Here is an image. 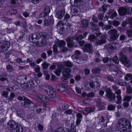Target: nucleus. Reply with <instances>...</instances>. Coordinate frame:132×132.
I'll return each instance as SVG.
<instances>
[{
  "label": "nucleus",
  "instance_id": "1",
  "mask_svg": "<svg viewBox=\"0 0 132 132\" xmlns=\"http://www.w3.org/2000/svg\"><path fill=\"white\" fill-rule=\"evenodd\" d=\"M27 79V77L26 76L22 75L19 77L17 80V81L18 82L19 80H21V81L19 82V83L21 84V86L25 90L26 89H28L29 90L30 87L32 88L37 85V82L38 81L36 80L34 81L32 80H31L29 81L24 84L23 83L24 82V80H26Z\"/></svg>",
  "mask_w": 132,
  "mask_h": 132
},
{
  "label": "nucleus",
  "instance_id": "2",
  "mask_svg": "<svg viewBox=\"0 0 132 132\" xmlns=\"http://www.w3.org/2000/svg\"><path fill=\"white\" fill-rule=\"evenodd\" d=\"M90 82L89 84L86 83L85 85V88L87 90H93L96 91L100 88L99 82L97 79L95 77L91 78L88 80Z\"/></svg>",
  "mask_w": 132,
  "mask_h": 132
},
{
  "label": "nucleus",
  "instance_id": "3",
  "mask_svg": "<svg viewBox=\"0 0 132 132\" xmlns=\"http://www.w3.org/2000/svg\"><path fill=\"white\" fill-rule=\"evenodd\" d=\"M7 126L12 132H22L23 127L19 124L16 123L14 120L9 121L7 123Z\"/></svg>",
  "mask_w": 132,
  "mask_h": 132
},
{
  "label": "nucleus",
  "instance_id": "4",
  "mask_svg": "<svg viewBox=\"0 0 132 132\" xmlns=\"http://www.w3.org/2000/svg\"><path fill=\"white\" fill-rule=\"evenodd\" d=\"M88 33V32H86L84 33L83 35H81L76 37V36H73L67 38L66 41L67 42V45L68 47H71L73 45V40H77V42L80 41L79 40L83 38L86 37Z\"/></svg>",
  "mask_w": 132,
  "mask_h": 132
},
{
  "label": "nucleus",
  "instance_id": "5",
  "mask_svg": "<svg viewBox=\"0 0 132 132\" xmlns=\"http://www.w3.org/2000/svg\"><path fill=\"white\" fill-rule=\"evenodd\" d=\"M41 91H44L50 96L52 98L55 97V90L54 89L50 86H44L42 87L40 89Z\"/></svg>",
  "mask_w": 132,
  "mask_h": 132
},
{
  "label": "nucleus",
  "instance_id": "6",
  "mask_svg": "<svg viewBox=\"0 0 132 132\" xmlns=\"http://www.w3.org/2000/svg\"><path fill=\"white\" fill-rule=\"evenodd\" d=\"M95 34L97 36H99V38L100 39L95 41L97 45H101L106 43V38L105 35H102V34L100 32L96 33Z\"/></svg>",
  "mask_w": 132,
  "mask_h": 132
},
{
  "label": "nucleus",
  "instance_id": "7",
  "mask_svg": "<svg viewBox=\"0 0 132 132\" xmlns=\"http://www.w3.org/2000/svg\"><path fill=\"white\" fill-rule=\"evenodd\" d=\"M39 37L37 36V34L35 33L30 35L29 37L30 41L33 43L32 45L34 46H39V42L38 40Z\"/></svg>",
  "mask_w": 132,
  "mask_h": 132
},
{
  "label": "nucleus",
  "instance_id": "8",
  "mask_svg": "<svg viewBox=\"0 0 132 132\" xmlns=\"http://www.w3.org/2000/svg\"><path fill=\"white\" fill-rule=\"evenodd\" d=\"M120 60L123 64L127 67H129L130 65V62L124 55L122 52H121L120 54Z\"/></svg>",
  "mask_w": 132,
  "mask_h": 132
},
{
  "label": "nucleus",
  "instance_id": "9",
  "mask_svg": "<svg viewBox=\"0 0 132 132\" xmlns=\"http://www.w3.org/2000/svg\"><path fill=\"white\" fill-rule=\"evenodd\" d=\"M55 44L53 46V52L54 53H56L57 52V47L61 48L65 44V41L63 40H58L55 41Z\"/></svg>",
  "mask_w": 132,
  "mask_h": 132
},
{
  "label": "nucleus",
  "instance_id": "10",
  "mask_svg": "<svg viewBox=\"0 0 132 132\" xmlns=\"http://www.w3.org/2000/svg\"><path fill=\"white\" fill-rule=\"evenodd\" d=\"M117 31L115 29L110 30L108 32V33L111 34V36L109 39V40L112 41L116 39L119 36V35L117 34Z\"/></svg>",
  "mask_w": 132,
  "mask_h": 132
},
{
  "label": "nucleus",
  "instance_id": "11",
  "mask_svg": "<svg viewBox=\"0 0 132 132\" xmlns=\"http://www.w3.org/2000/svg\"><path fill=\"white\" fill-rule=\"evenodd\" d=\"M64 72L63 73V76L62 80L63 81H65L67 79L70 77L71 75L70 73L71 72L70 69L69 68H67L64 70Z\"/></svg>",
  "mask_w": 132,
  "mask_h": 132
},
{
  "label": "nucleus",
  "instance_id": "12",
  "mask_svg": "<svg viewBox=\"0 0 132 132\" xmlns=\"http://www.w3.org/2000/svg\"><path fill=\"white\" fill-rule=\"evenodd\" d=\"M10 43L9 42L4 43H0V51L4 52L7 50L10 47Z\"/></svg>",
  "mask_w": 132,
  "mask_h": 132
},
{
  "label": "nucleus",
  "instance_id": "13",
  "mask_svg": "<svg viewBox=\"0 0 132 132\" xmlns=\"http://www.w3.org/2000/svg\"><path fill=\"white\" fill-rule=\"evenodd\" d=\"M18 99L19 100L24 101V103H22L21 104L22 106L23 107H27V105L31 103V102L30 100L24 97H22L20 96H19L18 97Z\"/></svg>",
  "mask_w": 132,
  "mask_h": 132
},
{
  "label": "nucleus",
  "instance_id": "14",
  "mask_svg": "<svg viewBox=\"0 0 132 132\" xmlns=\"http://www.w3.org/2000/svg\"><path fill=\"white\" fill-rule=\"evenodd\" d=\"M50 10V7L47 6L45 7L43 12L40 14V17L41 18L46 17L49 15Z\"/></svg>",
  "mask_w": 132,
  "mask_h": 132
},
{
  "label": "nucleus",
  "instance_id": "15",
  "mask_svg": "<svg viewBox=\"0 0 132 132\" xmlns=\"http://www.w3.org/2000/svg\"><path fill=\"white\" fill-rule=\"evenodd\" d=\"M36 99L41 103H46L49 101V99L45 96L44 97L41 94L36 96Z\"/></svg>",
  "mask_w": 132,
  "mask_h": 132
},
{
  "label": "nucleus",
  "instance_id": "16",
  "mask_svg": "<svg viewBox=\"0 0 132 132\" xmlns=\"http://www.w3.org/2000/svg\"><path fill=\"white\" fill-rule=\"evenodd\" d=\"M106 96L110 100H113L115 99L116 97L114 94L111 92V89L109 88H108L106 90Z\"/></svg>",
  "mask_w": 132,
  "mask_h": 132
},
{
  "label": "nucleus",
  "instance_id": "17",
  "mask_svg": "<svg viewBox=\"0 0 132 132\" xmlns=\"http://www.w3.org/2000/svg\"><path fill=\"white\" fill-rule=\"evenodd\" d=\"M54 132H76V130L73 129L69 130L68 129L65 128L60 127L55 130Z\"/></svg>",
  "mask_w": 132,
  "mask_h": 132
},
{
  "label": "nucleus",
  "instance_id": "18",
  "mask_svg": "<svg viewBox=\"0 0 132 132\" xmlns=\"http://www.w3.org/2000/svg\"><path fill=\"white\" fill-rule=\"evenodd\" d=\"M82 49L85 52H88L89 53L92 52L93 50L91 45L90 44L85 45L83 47Z\"/></svg>",
  "mask_w": 132,
  "mask_h": 132
},
{
  "label": "nucleus",
  "instance_id": "19",
  "mask_svg": "<svg viewBox=\"0 0 132 132\" xmlns=\"http://www.w3.org/2000/svg\"><path fill=\"white\" fill-rule=\"evenodd\" d=\"M117 45H118V44L113 43L110 44L108 46L106 45V47L109 50H113L117 49Z\"/></svg>",
  "mask_w": 132,
  "mask_h": 132
},
{
  "label": "nucleus",
  "instance_id": "20",
  "mask_svg": "<svg viewBox=\"0 0 132 132\" xmlns=\"http://www.w3.org/2000/svg\"><path fill=\"white\" fill-rule=\"evenodd\" d=\"M65 14V11L63 10L61 11H59L56 14V17L59 19H62L64 16Z\"/></svg>",
  "mask_w": 132,
  "mask_h": 132
},
{
  "label": "nucleus",
  "instance_id": "21",
  "mask_svg": "<svg viewBox=\"0 0 132 132\" xmlns=\"http://www.w3.org/2000/svg\"><path fill=\"white\" fill-rule=\"evenodd\" d=\"M118 11L119 14L121 15H122L126 13L127 10L126 8L122 7L120 8Z\"/></svg>",
  "mask_w": 132,
  "mask_h": 132
},
{
  "label": "nucleus",
  "instance_id": "22",
  "mask_svg": "<svg viewBox=\"0 0 132 132\" xmlns=\"http://www.w3.org/2000/svg\"><path fill=\"white\" fill-rule=\"evenodd\" d=\"M65 87L63 84L61 85H57L56 86V88L57 90L60 92H63L65 90Z\"/></svg>",
  "mask_w": 132,
  "mask_h": 132
},
{
  "label": "nucleus",
  "instance_id": "23",
  "mask_svg": "<svg viewBox=\"0 0 132 132\" xmlns=\"http://www.w3.org/2000/svg\"><path fill=\"white\" fill-rule=\"evenodd\" d=\"M73 1L74 2V5L75 6H80L82 4L84 3V1L82 0H70V2L72 3Z\"/></svg>",
  "mask_w": 132,
  "mask_h": 132
},
{
  "label": "nucleus",
  "instance_id": "24",
  "mask_svg": "<svg viewBox=\"0 0 132 132\" xmlns=\"http://www.w3.org/2000/svg\"><path fill=\"white\" fill-rule=\"evenodd\" d=\"M50 21L46 20L44 21V24L46 26H48L51 24H53V18L52 16H50Z\"/></svg>",
  "mask_w": 132,
  "mask_h": 132
},
{
  "label": "nucleus",
  "instance_id": "25",
  "mask_svg": "<svg viewBox=\"0 0 132 132\" xmlns=\"http://www.w3.org/2000/svg\"><path fill=\"white\" fill-rule=\"evenodd\" d=\"M82 95L83 96H87L88 97H92L94 96V94L92 92L88 94L85 92H83L82 93Z\"/></svg>",
  "mask_w": 132,
  "mask_h": 132
},
{
  "label": "nucleus",
  "instance_id": "26",
  "mask_svg": "<svg viewBox=\"0 0 132 132\" xmlns=\"http://www.w3.org/2000/svg\"><path fill=\"white\" fill-rule=\"evenodd\" d=\"M112 69L114 72H117L118 74H121L122 73V71L120 68H118L115 66H113Z\"/></svg>",
  "mask_w": 132,
  "mask_h": 132
},
{
  "label": "nucleus",
  "instance_id": "27",
  "mask_svg": "<svg viewBox=\"0 0 132 132\" xmlns=\"http://www.w3.org/2000/svg\"><path fill=\"white\" fill-rule=\"evenodd\" d=\"M18 88V86L17 85L13 86L10 88H7L6 90L9 91H13L16 90Z\"/></svg>",
  "mask_w": 132,
  "mask_h": 132
},
{
  "label": "nucleus",
  "instance_id": "28",
  "mask_svg": "<svg viewBox=\"0 0 132 132\" xmlns=\"http://www.w3.org/2000/svg\"><path fill=\"white\" fill-rule=\"evenodd\" d=\"M62 70H64L62 67V66L61 67H60L55 72H54L56 75L57 76H59L60 75V73L61 72Z\"/></svg>",
  "mask_w": 132,
  "mask_h": 132
},
{
  "label": "nucleus",
  "instance_id": "29",
  "mask_svg": "<svg viewBox=\"0 0 132 132\" xmlns=\"http://www.w3.org/2000/svg\"><path fill=\"white\" fill-rule=\"evenodd\" d=\"M118 83L119 85L122 86H125L126 85V82L123 79L119 80L118 81Z\"/></svg>",
  "mask_w": 132,
  "mask_h": 132
},
{
  "label": "nucleus",
  "instance_id": "30",
  "mask_svg": "<svg viewBox=\"0 0 132 132\" xmlns=\"http://www.w3.org/2000/svg\"><path fill=\"white\" fill-rule=\"evenodd\" d=\"M82 26L83 27L86 28L88 25V22L87 20H84L82 22Z\"/></svg>",
  "mask_w": 132,
  "mask_h": 132
},
{
  "label": "nucleus",
  "instance_id": "31",
  "mask_svg": "<svg viewBox=\"0 0 132 132\" xmlns=\"http://www.w3.org/2000/svg\"><path fill=\"white\" fill-rule=\"evenodd\" d=\"M109 7L110 6L109 5L107 4H104L102 6V7L101 9V10L104 12L106 11V9H108Z\"/></svg>",
  "mask_w": 132,
  "mask_h": 132
},
{
  "label": "nucleus",
  "instance_id": "32",
  "mask_svg": "<svg viewBox=\"0 0 132 132\" xmlns=\"http://www.w3.org/2000/svg\"><path fill=\"white\" fill-rule=\"evenodd\" d=\"M108 23L109 24L113 25L115 26H118L119 24V22L115 21L114 22L113 21H108Z\"/></svg>",
  "mask_w": 132,
  "mask_h": 132
},
{
  "label": "nucleus",
  "instance_id": "33",
  "mask_svg": "<svg viewBox=\"0 0 132 132\" xmlns=\"http://www.w3.org/2000/svg\"><path fill=\"white\" fill-rule=\"evenodd\" d=\"M117 101L116 103L118 104L121 103L122 102V97L120 95H117Z\"/></svg>",
  "mask_w": 132,
  "mask_h": 132
},
{
  "label": "nucleus",
  "instance_id": "34",
  "mask_svg": "<svg viewBox=\"0 0 132 132\" xmlns=\"http://www.w3.org/2000/svg\"><path fill=\"white\" fill-rule=\"evenodd\" d=\"M71 14L73 16H76L78 15V11L76 9H71Z\"/></svg>",
  "mask_w": 132,
  "mask_h": 132
},
{
  "label": "nucleus",
  "instance_id": "35",
  "mask_svg": "<svg viewBox=\"0 0 132 132\" xmlns=\"http://www.w3.org/2000/svg\"><path fill=\"white\" fill-rule=\"evenodd\" d=\"M95 38L96 37L94 35H91L89 36L88 37V39L90 41H94Z\"/></svg>",
  "mask_w": 132,
  "mask_h": 132
},
{
  "label": "nucleus",
  "instance_id": "36",
  "mask_svg": "<svg viewBox=\"0 0 132 132\" xmlns=\"http://www.w3.org/2000/svg\"><path fill=\"white\" fill-rule=\"evenodd\" d=\"M64 64L67 67H72L73 66L72 63L70 61H67L64 62Z\"/></svg>",
  "mask_w": 132,
  "mask_h": 132
},
{
  "label": "nucleus",
  "instance_id": "37",
  "mask_svg": "<svg viewBox=\"0 0 132 132\" xmlns=\"http://www.w3.org/2000/svg\"><path fill=\"white\" fill-rule=\"evenodd\" d=\"M132 78V76L131 75L128 73L127 74L125 77V79L127 80H130Z\"/></svg>",
  "mask_w": 132,
  "mask_h": 132
},
{
  "label": "nucleus",
  "instance_id": "38",
  "mask_svg": "<svg viewBox=\"0 0 132 132\" xmlns=\"http://www.w3.org/2000/svg\"><path fill=\"white\" fill-rule=\"evenodd\" d=\"M132 98V96H124L123 100L125 101H129Z\"/></svg>",
  "mask_w": 132,
  "mask_h": 132
},
{
  "label": "nucleus",
  "instance_id": "39",
  "mask_svg": "<svg viewBox=\"0 0 132 132\" xmlns=\"http://www.w3.org/2000/svg\"><path fill=\"white\" fill-rule=\"evenodd\" d=\"M126 91L127 93L130 94L132 93V88L129 86L126 87Z\"/></svg>",
  "mask_w": 132,
  "mask_h": 132
},
{
  "label": "nucleus",
  "instance_id": "40",
  "mask_svg": "<svg viewBox=\"0 0 132 132\" xmlns=\"http://www.w3.org/2000/svg\"><path fill=\"white\" fill-rule=\"evenodd\" d=\"M57 27L59 29V28H62L63 27V23L62 21H59L58 22L57 24Z\"/></svg>",
  "mask_w": 132,
  "mask_h": 132
},
{
  "label": "nucleus",
  "instance_id": "41",
  "mask_svg": "<svg viewBox=\"0 0 132 132\" xmlns=\"http://www.w3.org/2000/svg\"><path fill=\"white\" fill-rule=\"evenodd\" d=\"M100 70L98 68H94L93 69L92 71L93 73H98L100 72Z\"/></svg>",
  "mask_w": 132,
  "mask_h": 132
},
{
  "label": "nucleus",
  "instance_id": "42",
  "mask_svg": "<svg viewBox=\"0 0 132 132\" xmlns=\"http://www.w3.org/2000/svg\"><path fill=\"white\" fill-rule=\"evenodd\" d=\"M117 14L116 11H114L111 14L110 16V18L112 19H113L115 17L117 16Z\"/></svg>",
  "mask_w": 132,
  "mask_h": 132
},
{
  "label": "nucleus",
  "instance_id": "43",
  "mask_svg": "<svg viewBox=\"0 0 132 132\" xmlns=\"http://www.w3.org/2000/svg\"><path fill=\"white\" fill-rule=\"evenodd\" d=\"M43 69H46L48 66L49 64L46 62H44L42 64Z\"/></svg>",
  "mask_w": 132,
  "mask_h": 132
},
{
  "label": "nucleus",
  "instance_id": "44",
  "mask_svg": "<svg viewBox=\"0 0 132 132\" xmlns=\"http://www.w3.org/2000/svg\"><path fill=\"white\" fill-rule=\"evenodd\" d=\"M85 110L87 113L92 112L94 111L91 108L89 107L86 108Z\"/></svg>",
  "mask_w": 132,
  "mask_h": 132
},
{
  "label": "nucleus",
  "instance_id": "45",
  "mask_svg": "<svg viewBox=\"0 0 132 132\" xmlns=\"http://www.w3.org/2000/svg\"><path fill=\"white\" fill-rule=\"evenodd\" d=\"M128 23L130 24V26L132 28V17H130L128 18L126 20Z\"/></svg>",
  "mask_w": 132,
  "mask_h": 132
},
{
  "label": "nucleus",
  "instance_id": "46",
  "mask_svg": "<svg viewBox=\"0 0 132 132\" xmlns=\"http://www.w3.org/2000/svg\"><path fill=\"white\" fill-rule=\"evenodd\" d=\"M108 109L110 110H114L115 108V106L113 105H108Z\"/></svg>",
  "mask_w": 132,
  "mask_h": 132
},
{
  "label": "nucleus",
  "instance_id": "47",
  "mask_svg": "<svg viewBox=\"0 0 132 132\" xmlns=\"http://www.w3.org/2000/svg\"><path fill=\"white\" fill-rule=\"evenodd\" d=\"M112 26L110 25H106L104 26V29H105L106 30H108L112 28Z\"/></svg>",
  "mask_w": 132,
  "mask_h": 132
},
{
  "label": "nucleus",
  "instance_id": "48",
  "mask_svg": "<svg viewBox=\"0 0 132 132\" xmlns=\"http://www.w3.org/2000/svg\"><path fill=\"white\" fill-rule=\"evenodd\" d=\"M113 62L116 64H118L119 62V61L117 56H115L113 59Z\"/></svg>",
  "mask_w": 132,
  "mask_h": 132
},
{
  "label": "nucleus",
  "instance_id": "49",
  "mask_svg": "<svg viewBox=\"0 0 132 132\" xmlns=\"http://www.w3.org/2000/svg\"><path fill=\"white\" fill-rule=\"evenodd\" d=\"M127 34L129 37H132V29H129L127 31Z\"/></svg>",
  "mask_w": 132,
  "mask_h": 132
},
{
  "label": "nucleus",
  "instance_id": "50",
  "mask_svg": "<svg viewBox=\"0 0 132 132\" xmlns=\"http://www.w3.org/2000/svg\"><path fill=\"white\" fill-rule=\"evenodd\" d=\"M72 58L74 62H76V60L78 59V56H76L75 54L73 55L72 56Z\"/></svg>",
  "mask_w": 132,
  "mask_h": 132
},
{
  "label": "nucleus",
  "instance_id": "51",
  "mask_svg": "<svg viewBox=\"0 0 132 132\" xmlns=\"http://www.w3.org/2000/svg\"><path fill=\"white\" fill-rule=\"evenodd\" d=\"M106 78L108 80L111 82H113V78L112 77L108 75L106 77Z\"/></svg>",
  "mask_w": 132,
  "mask_h": 132
},
{
  "label": "nucleus",
  "instance_id": "52",
  "mask_svg": "<svg viewBox=\"0 0 132 132\" xmlns=\"http://www.w3.org/2000/svg\"><path fill=\"white\" fill-rule=\"evenodd\" d=\"M23 112L22 111H17L16 112L17 114L19 116L22 118L23 117Z\"/></svg>",
  "mask_w": 132,
  "mask_h": 132
},
{
  "label": "nucleus",
  "instance_id": "53",
  "mask_svg": "<svg viewBox=\"0 0 132 132\" xmlns=\"http://www.w3.org/2000/svg\"><path fill=\"white\" fill-rule=\"evenodd\" d=\"M6 68L7 69L10 71H11L13 70V68L12 66L10 65H7Z\"/></svg>",
  "mask_w": 132,
  "mask_h": 132
},
{
  "label": "nucleus",
  "instance_id": "54",
  "mask_svg": "<svg viewBox=\"0 0 132 132\" xmlns=\"http://www.w3.org/2000/svg\"><path fill=\"white\" fill-rule=\"evenodd\" d=\"M72 110L71 109H69L65 112V113L67 114H70L72 112Z\"/></svg>",
  "mask_w": 132,
  "mask_h": 132
},
{
  "label": "nucleus",
  "instance_id": "55",
  "mask_svg": "<svg viewBox=\"0 0 132 132\" xmlns=\"http://www.w3.org/2000/svg\"><path fill=\"white\" fill-rule=\"evenodd\" d=\"M82 89H81L77 87L76 88V91L77 93L80 94L81 93V92Z\"/></svg>",
  "mask_w": 132,
  "mask_h": 132
},
{
  "label": "nucleus",
  "instance_id": "56",
  "mask_svg": "<svg viewBox=\"0 0 132 132\" xmlns=\"http://www.w3.org/2000/svg\"><path fill=\"white\" fill-rule=\"evenodd\" d=\"M8 94V93L6 91H4L2 93L3 96L5 98H6L7 97Z\"/></svg>",
  "mask_w": 132,
  "mask_h": 132
},
{
  "label": "nucleus",
  "instance_id": "57",
  "mask_svg": "<svg viewBox=\"0 0 132 132\" xmlns=\"http://www.w3.org/2000/svg\"><path fill=\"white\" fill-rule=\"evenodd\" d=\"M41 0H31V2L34 4H36L39 2Z\"/></svg>",
  "mask_w": 132,
  "mask_h": 132
},
{
  "label": "nucleus",
  "instance_id": "58",
  "mask_svg": "<svg viewBox=\"0 0 132 132\" xmlns=\"http://www.w3.org/2000/svg\"><path fill=\"white\" fill-rule=\"evenodd\" d=\"M36 68L35 69V71L36 72H39L40 71V67L38 65H37L36 66Z\"/></svg>",
  "mask_w": 132,
  "mask_h": 132
},
{
  "label": "nucleus",
  "instance_id": "59",
  "mask_svg": "<svg viewBox=\"0 0 132 132\" xmlns=\"http://www.w3.org/2000/svg\"><path fill=\"white\" fill-rule=\"evenodd\" d=\"M85 74L86 75H88L90 73L89 70L87 69H86L85 70Z\"/></svg>",
  "mask_w": 132,
  "mask_h": 132
},
{
  "label": "nucleus",
  "instance_id": "60",
  "mask_svg": "<svg viewBox=\"0 0 132 132\" xmlns=\"http://www.w3.org/2000/svg\"><path fill=\"white\" fill-rule=\"evenodd\" d=\"M92 20L94 22H97L98 21V19L97 18L95 15L93 16Z\"/></svg>",
  "mask_w": 132,
  "mask_h": 132
},
{
  "label": "nucleus",
  "instance_id": "61",
  "mask_svg": "<svg viewBox=\"0 0 132 132\" xmlns=\"http://www.w3.org/2000/svg\"><path fill=\"white\" fill-rule=\"evenodd\" d=\"M30 66L33 68H34L36 66V64L35 62H31L30 63Z\"/></svg>",
  "mask_w": 132,
  "mask_h": 132
},
{
  "label": "nucleus",
  "instance_id": "62",
  "mask_svg": "<svg viewBox=\"0 0 132 132\" xmlns=\"http://www.w3.org/2000/svg\"><path fill=\"white\" fill-rule=\"evenodd\" d=\"M15 96L14 94L13 93H11L10 95V97L9 98V99L11 100L13 99V98Z\"/></svg>",
  "mask_w": 132,
  "mask_h": 132
},
{
  "label": "nucleus",
  "instance_id": "63",
  "mask_svg": "<svg viewBox=\"0 0 132 132\" xmlns=\"http://www.w3.org/2000/svg\"><path fill=\"white\" fill-rule=\"evenodd\" d=\"M77 43L79 44L81 46H82L84 43V42L83 40L77 42Z\"/></svg>",
  "mask_w": 132,
  "mask_h": 132
},
{
  "label": "nucleus",
  "instance_id": "64",
  "mask_svg": "<svg viewBox=\"0 0 132 132\" xmlns=\"http://www.w3.org/2000/svg\"><path fill=\"white\" fill-rule=\"evenodd\" d=\"M81 78L80 76L79 75L77 76L75 78L76 80L77 81L79 80Z\"/></svg>",
  "mask_w": 132,
  "mask_h": 132
}]
</instances>
